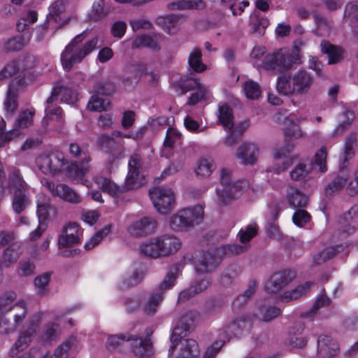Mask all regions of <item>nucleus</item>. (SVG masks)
<instances>
[{
  "label": "nucleus",
  "mask_w": 358,
  "mask_h": 358,
  "mask_svg": "<svg viewBox=\"0 0 358 358\" xmlns=\"http://www.w3.org/2000/svg\"><path fill=\"white\" fill-rule=\"evenodd\" d=\"M313 76L306 70H299L294 73L278 78V92L287 96H303L306 95L313 85Z\"/></svg>",
  "instance_id": "1"
},
{
  "label": "nucleus",
  "mask_w": 358,
  "mask_h": 358,
  "mask_svg": "<svg viewBox=\"0 0 358 358\" xmlns=\"http://www.w3.org/2000/svg\"><path fill=\"white\" fill-rule=\"evenodd\" d=\"M249 245H224L212 251L203 252L194 262L195 271L198 273H209L220 264L224 255H238L245 252Z\"/></svg>",
  "instance_id": "2"
},
{
  "label": "nucleus",
  "mask_w": 358,
  "mask_h": 358,
  "mask_svg": "<svg viewBox=\"0 0 358 358\" xmlns=\"http://www.w3.org/2000/svg\"><path fill=\"white\" fill-rule=\"evenodd\" d=\"M99 42V38L94 36L77 49L71 47V45H67L61 54V62L64 69L69 71L74 65L80 63L94 50L101 46Z\"/></svg>",
  "instance_id": "3"
},
{
  "label": "nucleus",
  "mask_w": 358,
  "mask_h": 358,
  "mask_svg": "<svg viewBox=\"0 0 358 358\" xmlns=\"http://www.w3.org/2000/svg\"><path fill=\"white\" fill-rule=\"evenodd\" d=\"M302 60L299 55L285 54L282 49L266 56L263 67L267 71L275 73H283L292 69L294 66L301 64Z\"/></svg>",
  "instance_id": "4"
},
{
  "label": "nucleus",
  "mask_w": 358,
  "mask_h": 358,
  "mask_svg": "<svg viewBox=\"0 0 358 358\" xmlns=\"http://www.w3.org/2000/svg\"><path fill=\"white\" fill-rule=\"evenodd\" d=\"M41 321V313L33 315L27 321L26 326L20 331L18 338L10 350L12 357L25 350L32 342Z\"/></svg>",
  "instance_id": "5"
},
{
  "label": "nucleus",
  "mask_w": 358,
  "mask_h": 358,
  "mask_svg": "<svg viewBox=\"0 0 358 358\" xmlns=\"http://www.w3.org/2000/svg\"><path fill=\"white\" fill-rule=\"evenodd\" d=\"M172 345L169 350V358H197L199 355L196 341L191 338H178L174 331L171 336Z\"/></svg>",
  "instance_id": "6"
},
{
  "label": "nucleus",
  "mask_w": 358,
  "mask_h": 358,
  "mask_svg": "<svg viewBox=\"0 0 358 358\" xmlns=\"http://www.w3.org/2000/svg\"><path fill=\"white\" fill-rule=\"evenodd\" d=\"M96 143L101 150L112 155V158L105 164L106 171L110 173L115 159L125 157V148L123 142L117 141L113 136L106 134H101L98 136Z\"/></svg>",
  "instance_id": "7"
},
{
  "label": "nucleus",
  "mask_w": 358,
  "mask_h": 358,
  "mask_svg": "<svg viewBox=\"0 0 358 358\" xmlns=\"http://www.w3.org/2000/svg\"><path fill=\"white\" fill-rule=\"evenodd\" d=\"M150 196L155 208L161 214H167L175 207L176 196L171 188H153L150 191Z\"/></svg>",
  "instance_id": "8"
},
{
  "label": "nucleus",
  "mask_w": 358,
  "mask_h": 358,
  "mask_svg": "<svg viewBox=\"0 0 358 358\" xmlns=\"http://www.w3.org/2000/svg\"><path fill=\"white\" fill-rule=\"evenodd\" d=\"M41 182L54 196H58L62 200L73 204L80 203L82 201L80 194L65 184L56 185L48 179L42 180Z\"/></svg>",
  "instance_id": "9"
},
{
  "label": "nucleus",
  "mask_w": 358,
  "mask_h": 358,
  "mask_svg": "<svg viewBox=\"0 0 358 358\" xmlns=\"http://www.w3.org/2000/svg\"><path fill=\"white\" fill-rule=\"evenodd\" d=\"M36 164L43 173L55 175L62 171L65 163L61 153H51L38 157Z\"/></svg>",
  "instance_id": "10"
},
{
  "label": "nucleus",
  "mask_w": 358,
  "mask_h": 358,
  "mask_svg": "<svg viewBox=\"0 0 358 358\" xmlns=\"http://www.w3.org/2000/svg\"><path fill=\"white\" fill-rule=\"evenodd\" d=\"M247 323L250 324L248 320V314L226 323L223 327L218 330L220 338L224 340L225 343L226 341H228L231 338L240 336L246 328Z\"/></svg>",
  "instance_id": "11"
},
{
  "label": "nucleus",
  "mask_w": 358,
  "mask_h": 358,
  "mask_svg": "<svg viewBox=\"0 0 358 358\" xmlns=\"http://www.w3.org/2000/svg\"><path fill=\"white\" fill-rule=\"evenodd\" d=\"M36 63L35 57L31 55L27 56L19 61H13L8 63L0 71V82L13 76L19 71H24L33 68Z\"/></svg>",
  "instance_id": "12"
},
{
  "label": "nucleus",
  "mask_w": 358,
  "mask_h": 358,
  "mask_svg": "<svg viewBox=\"0 0 358 358\" xmlns=\"http://www.w3.org/2000/svg\"><path fill=\"white\" fill-rule=\"evenodd\" d=\"M157 222L151 217H143L134 222L127 228L128 233L134 237H143L156 231Z\"/></svg>",
  "instance_id": "13"
},
{
  "label": "nucleus",
  "mask_w": 358,
  "mask_h": 358,
  "mask_svg": "<svg viewBox=\"0 0 358 358\" xmlns=\"http://www.w3.org/2000/svg\"><path fill=\"white\" fill-rule=\"evenodd\" d=\"M294 278V272L290 270L274 273L266 282L265 289L269 293H277L290 283Z\"/></svg>",
  "instance_id": "14"
},
{
  "label": "nucleus",
  "mask_w": 358,
  "mask_h": 358,
  "mask_svg": "<svg viewBox=\"0 0 358 358\" xmlns=\"http://www.w3.org/2000/svg\"><path fill=\"white\" fill-rule=\"evenodd\" d=\"M82 230L76 223L69 224L58 238L59 248L72 247L80 243Z\"/></svg>",
  "instance_id": "15"
},
{
  "label": "nucleus",
  "mask_w": 358,
  "mask_h": 358,
  "mask_svg": "<svg viewBox=\"0 0 358 358\" xmlns=\"http://www.w3.org/2000/svg\"><path fill=\"white\" fill-rule=\"evenodd\" d=\"M281 313V310L279 308L264 304L258 306L255 313H248V320L250 324L255 320L269 322L279 317Z\"/></svg>",
  "instance_id": "16"
},
{
  "label": "nucleus",
  "mask_w": 358,
  "mask_h": 358,
  "mask_svg": "<svg viewBox=\"0 0 358 358\" xmlns=\"http://www.w3.org/2000/svg\"><path fill=\"white\" fill-rule=\"evenodd\" d=\"M302 120L301 116H297L293 113L286 117L284 136L287 142H290L303 136L304 133L299 126Z\"/></svg>",
  "instance_id": "17"
},
{
  "label": "nucleus",
  "mask_w": 358,
  "mask_h": 358,
  "mask_svg": "<svg viewBox=\"0 0 358 358\" xmlns=\"http://www.w3.org/2000/svg\"><path fill=\"white\" fill-rule=\"evenodd\" d=\"M340 350L338 343L328 335L317 338V353L320 358H333Z\"/></svg>",
  "instance_id": "18"
},
{
  "label": "nucleus",
  "mask_w": 358,
  "mask_h": 358,
  "mask_svg": "<svg viewBox=\"0 0 358 358\" xmlns=\"http://www.w3.org/2000/svg\"><path fill=\"white\" fill-rule=\"evenodd\" d=\"M258 147L252 143H243L237 149L236 156L240 163L244 165H252L257 161Z\"/></svg>",
  "instance_id": "19"
},
{
  "label": "nucleus",
  "mask_w": 358,
  "mask_h": 358,
  "mask_svg": "<svg viewBox=\"0 0 358 358\" xmlns=\"http://www.w3.org/2000/svg\"><path fill=\"white\" fill-rule=\"evenodd\" d=\"M303 330L304 324L302 322H294L289 331L287 344L294 348H304L308 343V339L302 335Z\"/></svg>",
  "instance_id": "20"
},
{
  "label": "nucleus",
  "mask_w": 358,
  "mask_h": 358,
  "mask_svg": "<svg viewBox=\"0 0 358 358\" xmlns=\"http://www.w3.org/2000/svg\"><path fill=\"white\" fill-rule=\"evenodd\" d=\"M163 36L161 34L152 33L151 34H143L136 36L132 41L133 49L146 47L152 50H160L159 43Z\"/></svg>",
  "instance_id": "21"
},
{
  "label": "nucleus",
  "mask_w": 358,
  "mask_h": 358,
  "mask_svg": "<svg viewBox=\"0 0 358 358\" xmlns=\"http://www.w3.org/2000/svg\"><path fill=\"white\" fill-rule=\"evenodd\" d=\"M10 194L24 193L28 190V185L23 179L20 170L13 169L10 171L6 185Z\"/></svg>",
  "instance_id": "22"
},
{
  "label": "nucleus",
  "mask_w": 358,
  "mask_h": 358,
  "mask_svg": "<svg viewBox=\"0 0 358 358\" xmlns=\"http://www.w3.org/2000/svg\"><path fill=\"white\" fill-rule=\"evenodd\" d=\"M61 95L60 101L67 103H73L77 100V93L69 87L58 84L52 90L50 96L48 99V103H54Z\"/></svg>",
  "instance_id": "23"
},
{
  "label": "nucleus",
  "mask_w": 358,
  "mask_h": 358,
  "mask_svg": "<svg viewBox=\"0 0 358 358\" xmlns=\"http://www.w3.org/2000/svg\"><path fill=\"white\" fill-rule=\"evenodd\" d=\"M19 85L16 80H13L8 88L6 96L3 101V106L8 115H13L17 108V96Z\"/></svg>",
  "instance_id": "24"
},
{
  "label": "nucleus",
  "mask_w": 358,
  "mask_h": 358,
  "mask_svg": "<svg viewBox=\"0 0 358 358\" xmlns=\"http://www.w3.org/2000/svg\"><path fill=\"white\" fill-rule=\"evenodd\" d=\"M287 200L290 206L294 208H305L308 203V196L299 188L289 186L287 190Z\"/></svg>",
  "instance_id": "25"
},
{
  "label": "nucleus",
  "mask_w": 358,
  "mask_h": 358,
  "mask_svg": "<svg viewBox=\"0 0 358 358\" xmlns=\"http://www.w3.org/2000/svg\"><path fill=\"white\" fill-rule=\"evenodd\" d=\"M357 146V139L355 134L348 136L345 141L343 152L339 161L340 169H345L349 164V161L355 155V149Z\"/></svg>",
  "instance_id": "26"
},
{
  "label": "nucleus",
  "mask_w": 358,
  "mask_h": 358,
  "mask_svg": "<svg viewBox=\"0 0 358 358\" xmlns=\"http://www.w3.org/2000/svg\"><path fill=\"white\" fill-rule=\"evenodd\" d=\"M22 252L19 243H11L3 252L0 265L2 267H9L14 264L20 258Z\"/></svg>",
  "instance_id": "27"
},
{
  "label": "nucleus",
  "mask_w": 358,
  "mask_h": 358,
  "mask_svg": "<svg viewBox=\"0 0 358 358\" xmlns=\"http://www.w3.org/2000/svg\"><path fill=\"white\" fill-rule=\"evenodd\" d=\"M141 253L151 258L164 257L159 236L143 243L140 245Z\"/></svg>",
  "instance_id": "28"
},
{
  "label": "nucleus",
  "mask_w": 358,
  "mask_h": 358,
  "mask_svg": "<svg viewBox=\"0 0 358 358\" xmlns=\"http://www.w3.org/2000/svg\"><path fill=\"white\" fill-rule=\"evenodd\" d=\"M94 181L102 191L108 193L112 196H119L126 191L124 186H119L110 178H107L101 176H96L94 178Z\"/></svg>",
  "instance_id": "29"
},
{
  "label": "nucleus",
  "mask_w": 358,
  "mask_h": 358,
  "mask_svg": "<svg viewBox=\"0 0 358 358\" xmlns=\"http://www.w3.org/2000/svg\"><path fill=\"white\" fill-rule=\"evenodd\" d=\"M341 172L324 187V192L327 196H331L340 192L346 185L349 178V173L344 169H340Z\"/></svg>",
  "instance_id": "30"
},
{
  "label": "nucleus",
  "mask_w": 358,
  "mask_h": 358,
  "mask_svg": "<svg viewBox=\"0 0 358 358\" xmlns=\"http://www.w3.org/2000/svg\"><path fill=\"white\" fill-rule=\"evenodd\" d=\"M357 210V208H352L342 217H341L338 220V222L341 225L339 231L345 236L353 234L358 228V224L355 223L352 220V215H355Z\"/></svg>",
  "instance_id": "31"
},
{
  "label": "nucleus",
  "mask_w": 358,
  "mask_h": 358,
  "mask_svg": "<svg viewBox=\"0 0 358 358\" xmlns=\"http://www.w3.org/2000/svg\"><path fill=\"white\" fill-rule=\"evenodd\" d=\"M10 317L12 319V324L10 325V330L16 329L22 324L27 315V308L24 301H20L14 306L10 311Z\"/></svg>",
  "instance_id": "32"
},
{
  "label": "nucleus",
  "mask_w": 358,
  "mask_h": 358,
  "mask_svg": "<svg viewBox=\"0 0 358 358\" xmlns=\"http://www.w3.org/2000/svg\"><path fill=\"white\" fill-rule=\"evenodd\" d=\"M182 214L185 217L189 229L199 224L203 219V209L199 205L182 209Z\"/></svg>",
  "instance_id": "33"
},
{
  "label": "nucleus",
  "mask_w": 358,
  "mask_h": 358,
  "mask_svg": "<svg viewBox=\"0 0 358 358\" xmlns=\"http://www.w3.org/2000/svg\"><path fill=\"white\" fill-rule=\"evenodd\" d=\"M331 302V300L326 294L325 290L323 289L317 296L312 308L309 310L302 313L301 316L304 318L313 320L320 308L329 306Z\"/></svg>",
  "instance_id": "34"
},
{
  "label": "nucleus",
  "mask_w": 358,
  "mask_h": 358,
  "mask_svg": "<svg viewBox=\"0 0 358 358\" xmlns=\"http://www.w3.org/2000/svg\"><path fill=\"white\" fill-rule=\"evenodd\" d=\"M131 347L133 352L138 357L148 356L151 353V343L149 339L143 340L142 337L131 335Z\"/></svg>",
  "instance_id": "35"
},
{
  "label": "nucleus",
  "mask_w": 358,
  "mask_h": 358,
  "mask_svg": "<svg viewBox=\"0 0 358 358\" xmlns=\"http://www.w3.org/2000/svg\"><path fill=\"white\" fill-rule=\"evenodd\" d=\"M35 113L34 110H25L20 113L14 122L12 132L14 136L20 134V129L27 128L33 124V116Z\"/></svg>",
  "instance_id": "36"
},
{
  "label": "nucleus",
  "mask_w": 358,
  "mask_h": 358,
  "mask_svg": "<svg viewBox=\"0 0 358 358\" xmlns=\"http://www.w3.org/2000/svg\"><path fill=\"white\" fill-rule=\"evenodd\" d=\"M65 10V5L62 1L54 2L50 8V20L60 23L62 25L65 24L69 21V16Z\"/></svg>",
  "instance_id": "37"
},
{
  "label": "nucleus",
  "mask_w": 358,
  "mask_h": 358,
  "mask_svg": "<svg viewBox=\"0 0 358 358\" xmlns=\"http://www.w3.org/2000/svg\"><path fill=\"white\" fill-rule=\"evenodd\" d=\"M313 284V282L308 281L297 286L294 289L286 291L281 295V300L284 302L296 300L306 295L310 291Z\"/></svg>",
  "instance_id": "38"
},
{
  "label": "nucleus",
  "mask_w": 358,
  "mask_h": 358,
  "mask_svg": "<svg viewBox=\"0 0 358 358\" xmlns=\"http://www.w3.org/2000/svg\"><path fill=\"white\" fill-rule=\"evenodd\" d=\"M320 47L321 51L328 55L329 64H336L343 59V50L340 47L334 45L327 41H322Z\"/></svg>",
  "instance_id": "39"
},
{
  "label": "nucleus",
  "mask_w": 358,
  "mask_h": 358,
  "mask_svg": "<svg viewBox=\"0 0 358 358\" xmlns=\"http://www.w3.org/2000/svg\"><path fill=\"white\" fill-rule=\"evenodd\" d=\"M204 7L205 3L202 0H177L166 6L169 10L203 9Z\"/></svg>",
  "instance_id": "40"
},
{
  "label": "nucleus",
  "mask_w": 358,
  "mask_h": 358,
  "mask_svg": "<svg viewBox=\"0 0 358 358\" xmlns=\"http://www.w3.org/2000/svg\"><path fill=\"white\" fill-rule=\"evenodd\" d=\"M164 257L176 252L181 247V242L173 235L159 236Z\"/></svg>",
  "instance_id": "41"
},
{
  "label": "nucleus",
  "mask_w": 358,
  "mask_h": 358,
  "mask_svg": "<svg viewBox=\"0 0 358 358\" xmlns=\"http://www.w3.org/2000/svg\"><path fill=\"white\" fill-rule=\"evenodd\" d=\"M241 192L240 185H227L217 190L218 202L227 204L235 199Z\"/></svg>",
  "instance_id": "42"
},
{
  "label": "nucleus",
  "mask_w": 358,
  "mask_h": 358,
  "mask_svg": "<svg viewBox=\"0 0 358 358\" xmlns=\"http://www.w3.org/2000/svg\"><path fill=\"white\" fill-rule=\"evenodd\" d=\"M341 250H343L342 245L327 248L322 251L316 253L313 257V264L315 266H320L334 257Z\"/></svg>",
  "instance_id": "43"
},
{
  "label": "nucleus",
  "mask_w": 358,
  "mask_h": 358,
  "mask_svg": "<svg viewBox=\"0 0 358 358\" xmlns=\"http://www.w3.org/2000/svg\"><path fill=\"white\" fill-rule=\"evenodd\" d=\"M164 299L162 292H154L152 293L143 305V310L145 314L153 315L157 312L160 303Z\"/></svg>",
  "instance_id": "44"
},
{
  "label": "nucleus",
  "mask_w": 358,
  "mask_h": 358,
  "mask_svg": "<svg viewBox=\"0 0 358 358\" xmlns=\"http://www.w3.org/2000/svg\"><path fill=\"white\" fill-rule=\"evenodd\" d=\"M143 275L138 272L124 273L120 276L118 287L120 289H124L138 285Z\"/></svg>",
  "instance_id": "45"
},
{
  "label": "nucleus",
  "mask_w": 358,
  "mask_h": 358,
  "mask_svg": "<svg viewBox=\"0 0 358 358\" xmlns=\"http://www.w3.org/2000/svg\"><path fill=\"white\" fill-rule=\"evenodd\" d=\"M183 15L170 14L164 16H159L156 18L155 22L171 34V29L174 28L181 19H184Z\"/></svg>",
  "instance_id": "46"
},
{
  "label": "nucleus",
  "mask_w": 358,
  "mask_h": 358,
  "mask_svg": "<svg viewBox=\"0 0 358 358\" xmlns=\"http://www.w3.org/2000/svg\"><path fill=\"white\" fill-rule=\"evenodd\" d=\"M202 53L199 48H194L188 57L189 67L196 73H202L206 69V65L202 62Z\"/></svg>",
  "instance_id": "47"
},
{
  "label": "nucleus",
  "mask_w": 358,
  "mask_h": 358,
  "mask_svg": "<svg viewBox=\"0 0 358 358\" xmlns=\"http://www.w3.org/2000/svg\"><path fill=\"white\" fill-rule=\"evenodd\" d=\"M218 119L225 129H231L234 127V115L231 108L223 103L219 106Z\"/></svg>",
  "instance_id": "48"
},
{
  "label": "nucleus",
  "mask_w": 358,
  "mask_h": 358,
  "mask_svg": "<svg viewBox=\"0 0 358 358\" xmlns=\"http://www.w3.org/2000/svg\"><path fill=\"white\" fill-rule=\"evenodd\" d=\"M313 19L316 24L317 34L326 36L330 33L333 27V22L331 20L319 13H314Z\"/></svg>",
  "instance_id": "49"
},
{
  "label": "nucleus",
  "mask_w": 358,
  "mask_h": 358,
  "mask_svg": "<svg viewBox=\"0 0 358 358\" xmlns=\"http://www.w3.org/2000/svg\"><path fill=\"white\" fill-rule=\"evenodd\" d=\"M145 183V180L141 176V172L129 171L127 172L124 187L126 191L138 189Z\"/></svg>",
  "instance_id": "50"
},
{
  "label": "nucleus",
  "mask_w": 358,
  "mask_h": 358,
  "mask_svg": "<svg viewBox=\"0 0 358 358\" xmlns=\"http://www.w3.org/2000/svg\"><path fill=\"white\" fill-rule=\"evenodd\" d=\"M200 319V313L196 310L185 313L179 320V324L185 331L194 329Z\"/></svg>",
  "instance_id": "51"
},
{
  "label": "nucleus",
  "mask_w": 358,
  "mask_h": 358,
  "mask_svg": "<svg viewBox=\"0 0 358 358\" xmlns=\"http://www.w3.org/2000/svg\"><path fill=\"white\" fill-rule=\"evenodd\" d=\"M248 125L249 122L247 121L232 128L229 134L225 138L224 142V145L229 147L235 145L240 140L243 132L248 128Z\"/></svg>",
  "instance_id": "52"
},
{
  "label": "nucleus",
  "mask_w": 358,
  "mask_h": 358,
  "mask_svg": "<svg viewBox=\"0 0 358 358\" xmlns=\"http://www.w3.org/2000/svg\"><path fill=\"white\" fill-rule=\"evenodd\" d=\"M250 25L253 34L262 36L268 25V21L267 19L254 13L250 17Z\"/></svg>",
  "instance_id": "53"
},
{
  "label": "nucleus",
  "mask_w": 358,
  "mask_h": 358,
  "mask_svg": "<svg viewBox=\"0 0 358 358\" xmlns=\"http://www.w3.org/2000/svg\"><path fill=\"white\" fill-rule=\"evenodd\" d=\"M215 166L213 160L207 158H201L198 162L195 169L197 176L201 178H208L210 176Z\"/></svg>",
  "instance_id": "54"
},
{
  "label": "nucleus",
  "mask_w": 358,
  "mask_h": 358,
  "mask_svg": "<svg viewBox=\"0 0 358 358\" xmlns=\"http://www.w3.org/2000/svg\"><path fill=\"white\" fill-rule=\"evenodd\" d=\"M12 208L15 213L20 214L24 211L29 204V198L27 192L13 194Z\"/></svg>",
  "instance_id": "55"
},
{
  "label": "nucleus",
  "mask_w": 358,
  "mask_h": 358,
  "mask_svg": "<svg viewBox=\"0 0 358 358\" xmlns=\"http://www.w3.org/2000/svg\"><path fill=\"white\" fill-rule=\"evenodd\" d=\"M80 162H75L71 164L69 167V172L71 176L76 178H82L90 170V166L89 162L91 160L90 157Z\"/></svg>",
  "instance_id": "56"
},
{
  "label": "nucleus",
  "mask_w": 358,
  "mask_h": 358,
  "mask_svg": "<svg viewBox=\"0 0 358 358\" xmlns=\"http://www.w3.org/2000/svg\"><path fill=\"white\" fill-rule=\"evenodd\" d=\"M178 276V267L177 266H174L170 268L167 274L166 275L164 279L161 282L159 286V288L156 292H162L165 290L169 289L172 288L175 284L176 280Z\"/></svg>",
  "instance_id": "57"
},
{
  "label": "nucleus",
  "mask_w": 358,
  "mask_h": 358,
  "mask_svg": "<svg viewBox=\"0 0 358 358\" xmlns=\"http://www.w3.org/2000/svg\"><path fill=\"white\" fill-rule=\"evenodd\" d=\"M169 225L173 230L176 231L189 230L187 220L182 214V210L170 217Z\"/></svg>",
  "instance_id": "58"
},
{
  "label": "nucleus",
  "mask_w": 358,
  "mask_h": 358,
  "mask_svg": "<svg viewBox=\"0 0 358 358\" xmlns=\"http://www.w3.org/2000/svg\"><path fill=\"white\" fill-rule=\"evenodd\" d=\"M241 272L240 268L236 265L229 266L220 276V282L223 287H229L232 285L234 279Z\"/></svg>",
  "instance_id": "59"
},
{
  "label": "nucleus",
  "mask_w": 358,
  "mask_h": 358,
  "mask_svg": "<svg viewBox=\"0 0 358 358\" xmlns=\"http://www.w3.org/2000/svg\"><path fill=\"white\" fill-rule=\"evenodd\" d=\"M110 106L108 99L99 95H93L87 103V108L91 111L101 112L106 110Z\"/></svg>",
  "instance_id": "60"
},
{
  "label": "nucleus",
  "mask_w": 358,
  "mask_h": 358,
  "mask_svg": "<svg viewBox=\"0 0 358 358\" xmlns=\"http://www.w3.org/2000/svg\"><path fill=\"white\" fill-rule=\"evenodd\" d=\"M310 167L303 163H299L289 173V176L292 180L295 181H299L304 179L310 173Z\"/></svg>",
  "instance_id": "61"
},
{
  "label": "nucleus",
  "mask_w": 358,
  "mask_h": 358,
  "mask_svg": "<svg viewBox=\"0 0 358 358\" xmlns=\"http://www.w3.org/2000/svg\"><path fill=\"white\" fill-rule=\"evenodd\" d=\"M132 338L131 334L111 335L108 338L106 348L109 350H113L120 346L124 341H130Z\"/></svg>",
  "instance_id": "62"
},
{
  "label": "nucleus",
  "mask_w": 358,
  "mask_h": 358,
  "mask_svg": "<svg viewBox=\"0 0 358 358\" xmlns=\"http://www.w3.org/2000/svg\"><path fill=\"white\" fill-rule=\"evenodd\" d=\"M28 41V38L25 40L24 38L22 36L15 37L5 43L3 50L6 52L20 50Z\"/></svg>",
  "instance_id": "63"
},
{
  "label": "nucleus",
  "mask_w": 358,
  "mask_h": 358,
  "mask_svg": "<svg viewBox=\"0 0 358 358\" xmlns=\"http://www.w3.org/2000/svg\"><path fill=\"white\" fill-rule=\"evenodd\" d=\"M244 92L249 99H257L261 95L259 84L252 80H248L244 84Z\"/></svg>",
  "instance_id": "64"
}]
</instances>
